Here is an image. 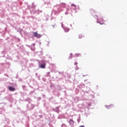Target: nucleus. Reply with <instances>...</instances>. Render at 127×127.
I'll return each mask as SVG.
<instances>
[{
    "instance_id": "1",
    "label": "nucleus",
    "mask_w": 127,
    "mask_h": 127,
    "mask_svg": "<svg viewBox=\"0 0 127 127\" xmlns=\"http://www.w3.org/2000/svg\"><path fill=\"white\" fill-rule=\"evenodd\" d=\"M80 9V7L79 5H76L74 3H72L71 4V9L69 8L66 9V11L65 12V14H69V13H72V12H74V13H76Z\"/></svg>"
},
{
    "instance_id": "2",
    "label": "nucleus",
    "mask_w": 127,
    "mask_h": 127,
    "mask_svg": "<svg viewBox=\"0 0 127 127\" xmlns=\"http://www.w3.org/2000/svg\"><path fill=\"white\" fill-rule=\"evenodd\" d=\"M28 8L30 10V13L31 14H35V13H37V14H39V12H42V10L40 11H35L34 8H35V5H34V3H32V6L28 5Z\"/></svg>"
},
{
    "instance_id": "3",
    "label": "nucleus",
    "mask_w": 127,
    "mask_h": 127,
    "mask_svg": "<svg viewBox=\"0 0 127 127\" xmlns=\"http://www.w3.org/2000/svg\"><path fill=\"white\" fill-rule=\"evenodd\" d=\"M63 10V9L62 7H60V5H57L54 7V9L52 12V13H54L55 14H58L59 12H61Z\"/></svg>"
},
{
    "instance_id": "4",
    "label": "nucleus",
    "mask_w": 127,
    "mask_h": 127,
    "mask_svg": "<svg viewBox=\"0 0 127 127\" xmlns=\"http://www.w3.org/2000/svg\"><path fill=\"white\" fill-rule=\"evenodd\" d=\"M39 68L45 69L46 68V62L45 61L41 60L38 61Z\"/></svg>"
},
{
    "instance_id": "5",
    "label": "nucleus",
    "mask_w": 127,
    "mask_h": 127,
    "mask_svg": "<svg viewBox=\"0 0 127 127\" xmlns=\"http://www.w3.org/2000/svg\"><path fill=\"white\" fill-rule=\"evenodd\" d=\"M94 17L95 18H97V23H100L101 25L103 24V23L102 22H105V20H104V19H103L102 17H101L100 18H98V16L97 15L94 16Z\"/></svg>"
},
{
    "instance_id": "6",
    "label": "nucleus",
    "mask_w": 127,
    "mask_h": 127,
    "mask_svg": "<svg viewBox=\"0 0 127 127\" xmlns=\"http://www.w3.org/2000/svg\"><path fill=\"white\" fill-rule=\"evenodd\" d=\"M32 34H33V36L34 37H36L37 38H41L42 36L41 35L38 34L37 32H33Z\"/></svg>"
},
{
    "instance_id": "7",
    "label": "nucleus",
    "mask_w": 127,
    "mask_h": 127,
    "mask_svg": "<svg viewBox=\"0 0 127 127\" xmlns=\"http://www.w3.org/2000/svg\"><path fill=\"white\" fill-rule=\"evenodd\" d=\"M62 27L63 28L65 32H68V31H69V30H70V29H69L68 28H67V27L64 28V27H63V23H62Z\"/></svg>"
},
{
    "instance_id": "8",
    "label": "nucleus",
    "mask_w": 127,
    "mask_h": 127,
    "mask_svg": "<svg viewBox=\"0 0 127 127\" xmlns=\"http://www.w3.org/2000/svg\"><path fill=\"white\" fill-rule=\"evenodd\" d=\"M8 89L9 90V91H11L12 92H14V91H15V88H14L12 86H9Z\"/></svg>"
},
{
    "instance_id": "9",
    "label": "nucleus",
    "mask_w": 127,
    "mask_h": 127,
    "mask_svg": "<svg viewBox=\"0 0 127 127\" xmlns=\"http://www.w3.org/2000/svg\"><path fill=\"white\" fill-rule=\"evenodd\" d=\"M69 125H70V126L74 125V121L72 119H70L69 120Z\"/></svg>"
},
{
    "instance_id": "10",
    "label": "nucleus",
    "mask_w": 127,
    "mask_h": 127,
    "mask_svg": "<svg viewBox=\"0 0 127 127\" xmlns=\"http://www.w3.org/2000/svg\"><path fill=\"white\" fill-rule=\"evenodd\" d=\"M29 48L31 49V50H32V51H33L34 49H35V48L34 47V44H33L32 46H30Z\"/></svg>"
},
{
    "instance_id": "11",
    "label": "nucleus",
    "mask_w": 127,
    "mask_h": 127,
    "mask_svg": "<svg viewBox=\"0 0 127 127\" xmlns=\"http://www.w3.org/2000/svg\"><path fill=\"white\" fill-rule=\"evenodd\" d=\"M59 5H60V7H61V6L63 7H65V6H66V4L65 3H62V4Z\"/></svg>"
},
{
    "instance_id": "12",
    "label": "nucleus",
    "mask_w": 127,
    "mask_h": 127,
    "mask_svg": "<svg viewBox=\"0 0 127 127\" xmlns=\"http://www.w3.org/2000/svg\"><path fill=\"white\" fill-rule=\"evenodd\" d=\"M81 56V54H75L74 56V57H79Z\"/></svg>"
},
{
    "instance_id": "13",
    "label": "nucleus",
    "mask_w": 127,
    "mask_h": 127,
    "mask_svg": "<svg viewBox=\"0 0 127 127\" xmlns=\"http://www.w3.org/2000/svg\"><path fill=\"white\" fill-rule=\"evenodd\" d=\"M87 109H89V108H90V107H91V103H87Z\"/></svg>"
},
{
    "instance_id": "14",
    "label": "nucleus",
    "mask_w": 127,
    "mask_h": 127,
    "mask_svg": "<svg viewBox=\"0 0 127 127\" xmlns=\"http://www.w3.org/2000/svg\"><path fill=\"white\" fill-rule=\"evenodd\" d=\"M4 110L2 108H0V114H2V112H3Z\"/></svg>"
},
{
    "instance_id": "15",
    "label": "nucleus",
    "mask_w": 127,
    "mask_h": 127,
    "mask_svg": "<svg viewBox=\"0 0 127 127\" xmlns=\"http://www.w3.org/2000/svg\"><path fill=\"white\" fill-rule=\"evenodd\" d=\"M82 37H84V36H83L82 35H79L78 36V38L81 39V38H82Z\"/></svg>"
},
{
    "instance_id": "16",
    "label": "nucleus",
    "mask_w": 127,
    "mask_h": 127,
    "mask_svg": "<svg viewBox=\"0 0 127 127\" xmlns=\"http://www.w3.org/2000/svg\"><path fill=\"white\" fill-rule=\"evenodd\" d=\"M112 105L110 106H108V105H105V108H106L107 109H110V108H111Z\"/></svg>"
},
{
    "instance_id": "17",
    "label": "nucleus",
    "mask_w": 127,
    "mask_h": 127,
    "mask_svg": "<svg viewBox=\"0 0 127 127\" xmlns=\"http://www.w3.org/2000/svg\"><path fill=\"white\" fill-rule=\"evenodd\" d=\"M5 122H6L7 123H9L10 121L8 119H6L5 120Z\"/></svg>"
},
{
    "instance_id": "18",
    "label": "nucleus",
    "mask_w": 127,
    "mask_h": 127,
    "mask_svg": "<svg viewBox=\"0 0 127 127\" xmlns=\"http://www.w3.org/2000/svg\"><path fill=\"white\" fill-rule=\"evenodd\" d=\"M31 106L32 107L31 110H33V109L34 108V105L31 104Z\"/></svg>"
},
{
    "instance_id": "19",
    "label": "nucleus",
    "mask_w": 127,
    "mask_h": 127,
    "mask_svg": "<svg viewBox=\"0 0 127 127\" xmlns=\"http://www.w3.org/2000/svg\"><path fill=\"white\" fill-rule=\"evenodd\" d=\"M45 4H48V5H50V2H45Z\"/></svg>"
},
{
    "instance_id": "20",
    "label": "nucleus",
    "mask_w": 127,
    "mask_h": 127,
    "mask_svg": "<svg viewBox=\"0 0 127 127\" xmlns=\"http://www.w3.org/2000/svg\"><path fill=\"white\" fill-rule=\"evenodd\" d=\"M72 59V53H71L70 54V56H69V57L68 58V59Z\"/></svg>"
},
{
    "instance_id": "21",
    "label": "nucleus",
    "mask_w": 127,
    "mask_h": 127,
    "mask_svg": "<svg viewBox=\"0 0 127 127\" xmlns=\"http://www.w3.org/2000/svg\"><path fill=\"white\" fill-rule=\"evenodd\" d=\"M90 11H91V13H93V12H95V11L93 9H91Z\"/></svg>"
},
{
    "instance_id": "22",
    "label": "nucleus",
    "mask_w": 127,
    "mask_h": 127,
    "mask_svg": "<svg viewBox=\"0 0 127 127\" xmlns=\"http://www.w3.org/2000/svg\"><path fill=\"white\" fill-rule=\"evenodd\" d=\"M62 127H67V126H66L65 124H63Z\"/></svg>"
},
{
    "instance_id": "23",
    "label": "nucleus",
    "mask_w": 127,
    "mask_h": 127,
    "mask_svg": "<svg viewBox=\"0 0 127 127\" xmlns=\"http://www.w3.org/2000/svg\"><path fill=\"white\" fill-rule=\"evenodd\" d=\"M75 70H79V67L77 66L75 67Z\"/></svg>"
},
{
    "instance_id": "24",
    "label": "nucleus",
    "mask_w": 127,
    "mask_h": 127,
    "mask_svg": "<svg viewBox=\"0 0 127 127\" xmlns=\"http://www.w3.org/2000/svg\"><path fill=\"white\" fill-rule=\"evenodd\" d=\"M50 74V72H47V76H49V74Z\"/></svg>"
},
{
    "instance_id": "25",
    "label": "nucleus",
    "mask_w": 127,
    "mask_h": 127,
    "mask_svg": "<svg viewBox=\"0 0 127 127\" xmlns=\"http://www.w3.org/2000/svg\"><path fill=\"white\" fill-rule=\"evenodd\" d=\"M77 64H78V63L77 62L74 63V65H75V66L77 65Z\"/></svg>"
},
{
    "instance_id": "26",
    "label": "nucleus",
    "mask_w": 127,
    "mask_h": 127,
    "mask_svg": "<svg viewBox=\"0 0 127 127\" xmlns=\"http://www.w3.org/2000/svg\"><path fill=\"white\" fill-rule=\"evenodd\" d=\"M53 67L54 69H56V66H55V65H53Z\"/></svg>"
},
{
    "instance_id": "27",
    "label": "nucleus",
    "mask_w": 127,
    "mask_h": 127,
    "mask_svg": "<svg viewBox=\"0 0 127 127\" xmlns=\"http://www.w3.org/2000/svg\"><path fill=\"white\" fill-rule=\"evenodd\" d=\"M79 127H85V126L82 125V126H79Z\"/></svg>"
},
{
    "instance_id": "28",
    "label": "nucleus",
    "mask_w": 127,
    "mask_h": 127,
    "mask_svg": "<svg viewBox=\"0 0 127 127\" xmlns=\"http://www.w3.org/2000/svg\"><path fill=\"white\" fill-rule=\"evenodd\" d=\"M39 117L40 118H42V115H40Z\"/></svg>"
},
{
    "instance_id": "29",
    "label": "nucleus",
    "mask_w": 127,
    "mask_h": 127,
    "mask_svg": "<svg viewBox=\"0 0 127 127\" xmlns=\"http://www.w3.org/2000/svg\"><path fill=\"white\" fill-rule=\"evenodd\" d=\"M50 86L51 87H53V84H51Z\"/></svg>"
},
{
    "instance_id": "30",
    "label": "nucleus",
    "mask_w": 127,
    "mask_h": 127,
    "mask_svg": "<svg viewBox=\"0 0 127 127\" xmlns=\"http://www.w3.org/2000/svg\"><path fill=\"white\" fill-rule=\"evenodd\" d=\"M36 76H37V73H36Z\"/></svg>"
},
{
    "instance_id": "31",
    "label": "nucleus",
    "mask_w": 127,
    "mask_h": 127,
    "mask_svg": "<svg viewBox=\"0 0 127 127\" xmlns=\"http://www.w3.org/2000/svg\"><path fill=\"white\" fill-rule=\"evenodd\" d=\"M46 20H48V18H47V19H46Z\"/></svg>"
},
{
    "instance_id": "32",
    "label": "nucleus",
    "mask_w": 127,
    "mask_h": 127,
    "mask_svg": "<svg viewBox=\"0 0 127 127\" xmlns=\"http://www.w3.org/2000/svg\"><path fill=\"white\" fill-rule=\"evenodd\" d=\"M70 26H72V24H70Z\"/></svg>"
},
{
    "instance_id": "33",
    "label": "nucleus",
    "mask_w": 127,
    "mask_h": 127,
    "mask_svg": "<svg viewBox=\"0 0 127 127\" xmlns=\"http://www.w3.org/2000/svg\"><path fill=\"white\" fill-rule=\"evenodd\" d=\"M32 18H33V17H32Z\"/></svg>"
},
{
    "instance_id": "34",
    "label": "nucleus",
    "mask_w": 127,
    "mask_h": 127,
    "mask_svg": "<svg viewBox=\"0 0 127 127\" xmlns=\"http://www.w3.org/2000/svg\"><path fill=\"white\" fill-rule=\"evenodd\" d=\"M59 74H60V72H59Z\"/></svg>"
}]
</instances>
